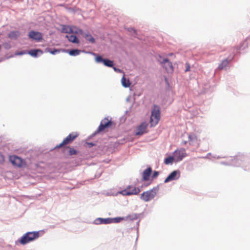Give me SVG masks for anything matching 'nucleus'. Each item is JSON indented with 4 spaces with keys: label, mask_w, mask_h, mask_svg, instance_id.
<instances>
[{
    "label": "nucleus",
    "mask_w": 250,
    "mask_h": 250,
    "mask_svg": "<svg viewBox=\"0 0 250 250\" xmlns=\"http://www.w3.org/2000/svg\"><path fill=\"white\" fill-rule=\"evenodd\" d=\"M72 32L71 33L75 34H82L83 31L82 30L79 29L77 27L75 26H71Z\"/></svg>",
    "instance_id": "obj_20"
},
{
    "label": "nucleus",
    "mask_w": 250,
    "mask_h": 250,
    "mask_svg": "<svg viewBox=\"0 0 250 250\" xmlns=\"http://www.w3.org/2000/svg\"><path fill=\"white\" fill-rule=\"evenodd\" d=\"M121 82L123 86L125 87H128L130 85V83L128 79H126L125 75L122 77Z\"/></svg>",
    "instance_id": "obj_18"
},
{
    "label": "nucleus",
    "mask_w": 250,
    "mask_h": 250,
    "mask_svg": "<svg viewBox=\"0 0 250 250\" xmlns=\"http://www.w3.org/2000/svg\"><path fill=\"white\" fill-rule=\"evenodd\" d=\"M113 69L117 72H121L122 71L120 69L117 68L115 67H113Z\"/></svg>",
    "instance_id": "obj_34"
},
{
    "label": "nucleus",
    "mask_w": 250,
    "mask_h": 250,
    "mask_svg": "<svg viewBox=\"0 0 250 250\" xmlns=\"http://www.w3.org/2000/svg\"><path fill=\"white\" fill-rule=\"evenodd\" d=\"M104 59H103V58L100 56H97L95 58V61L97 62H103V61Z\"/></svg>",
    "instance_id": "obj_30"
},
{
    "label": "nucleus",
    "mask_w": 250,
    "mask_h": 250,
    "mask_svg": "<svg viewBox=\"0 0 250 250\" xmlns=\"http://www.w3.org/2000/svg\"><path fill=\"white\" fill-rule=\"evenodd\" d=\"M104 65L108 67H112L113 65V62L108 59H104L103 61Z\"/></svg>",
    "instance_id": "obj_24"
},
{
    "label": "nucleus",
    "mask_w": 250,
    "mask_h": 250,
    "mask_svg": "<svg viewBox=\"0 0 250 250\" xmlns=\"http://www.w3.org/2000/svg\"><path fill=\"white\" fill-rule=\"evenodd\" d=\"M175 161V158L173 156H169L165 159L164 163L166 165L172 164Z\"/></svg>",
    "instance_id": "obj_21"
},
{
    "label": "nucleus",
    "mask_w": 250,
    "mask_h": 250,
    "mask_svg": "<svg viewBox=\"0 0 250 250\" xmlns=\"http://www.w3.org/2000/svg\"><path fill=\"white\" fill-rule=\"evenodd\" d=\"M158 189L153 188L150 190L144 192L141 194L140 198L145 202H148L152 200L156 195Z\"/></svg>",
    "instance_id": "obj_3"
},
{
    "label": "nucleus",
    "mask_w": 250,
    "mask_h": 250,
    "mask_svg": "<svg viewBox=\"0 0 250 250\" xmlns=\"http://www.w3.org/2000/svg\"><path fill=\"white\" fill-rule=\"evenodd\" d=\"M229 61L228 59H225L222 61L221 63L218 66V69L219 70H222L226 68L229 63Z\"/></svg>",
    "instance_id": "obj_17"
},
{
    "label": "nucleus",
    "mask_w": 250,
    "mask_h": 250,
    "mask_svg": "<svg viewBox=\"0 0 250 250\" xmlns=\"http://www.w3.org/2000/svg\"><path fill=\"white\" fill-rule=\"evenodd\" d=\"M29 38L37 42H40L42 39V35L37 31H31L28 33Z\"/></svg>",
    "instance_id": "obj_10"
},
{
    "label": "nucleus",
    "mask_w": 250,
    "mask_h": 250,
    "mask_svg": "<svg viewBox=\"0 0 250 250\" xmlns=\"http://www.w3.org/2000/svg\"><path fill=\"white\" fill-rule=\"evenodd\" d=\"M46 50L47 52H50L51 54H53V55L55 54L56 53L60 52V50L59 49H55L52 50L51 49L48 48L46 49Z\"/></svg>",
    "instance_id": "obj_28"
},
{
    "label": "nucleus",
    "mask_w": 250,
    "mask_h": 250,
    "mask_svg": "<svg viewBox=\"0 0 250 250\" xmlns=\"http://www.w3.org/2000/svg\"><path fill=\"white\" fill-rule=\"evenodd\" d=\"M15 35H16V34L14 32H12L10 33V34H9V37L10 38H14Z\"/></svg>",
    "instance_id": "obj_32"
},
{
    "label": "nucleus",
    "mask_w": 250,
    "mask_h": 250,
    "mask_svg": "<svg viewBox=\"0 0 250 250\" xmlns=\"http://www.w3.org/2000/svg\"><path fill=\"white\" fill-rule=\"evenodd\" d=\"M39 237V232L38 231L28 232L19 239L18 241L21 245H25L37 239Z\"/></svg>",
    "instance_id": "obj_1"
},
{
    "label": "nucleus",
    "mask_w": 250,
    "mask_h": 250,
    "mask_svg": "<svg viewBox=\"0 0 250 250\" xmlns=\"http://www.w3.org/2000/svg\"><path fill=\"white\" fill-rule=\"evenodd\" d=\"M95 222L96 224H107L112 223V218H105V219L98 218L95 220Z\"/></svg>",
    "instance_id": "obj_13"
},
{
    "label": "nucleus",
    "mask_w": 250,
    "mask_h": 250,
    "mask_svg": "<svg viewBox=\"0 0 250 250\" xmlns=\"http://www.w3.org/2000/svg\"><path fill=\"white\" fill-rule=\"evenodd\" d=\"M65 38L68 39L70 42L74 43H79V40L78 38L75 35H66Z\"/></svg>",
    "instance_id": "obj_16"
},
{
    "label": "nucleus",
    "mask_w": 250,
    "mask_h": 250,
    "mask_svg": "<svg viewBox=\"0 0 250 250\" xmlns=\"http://www.w3.org/2000/svg\"><path fill=\"white\" fill-rule=\"evenodd\" d=\"M38 52H40L41 53V54H42V52L41 50L40 49H33V50H30L29 52V54L33 56V57H37V55H38Z\"/></svg>",
    "instance_id": "obj_22"
},
{
    "label": "nucleus",
    "mask_w": 250,
    "mask_h": 250,
    "mask_svg": "<svg viewBox=\"0 0 250 250\" xmlns=\"http://www.w3.org/2000/svg\"><path fill=\"white\" fill-rule=\"evenodd\" d=\"M152 172L151 167H148L145 169L143 173V178L144 181H147L149 179V176Z\"/></svg>",
    "instance_id": "obj_14"
},
{
    "label": "nucleus",
    "mask_w": 250,
    "mask_h": 250,
    "mask_svg": "<svg viewBox=\"0 0 250 250\" xmlns=\"http://www.w3.org/2000/svg\"><path fill=\"white\" fill-rule=\"evenodd\" d=\"M189 69V66H188V67L186 69V71L187 72V71H188Z\"/></svg>",
    "instance_id": "obj_35"
},
{
    "label": "nucleus",
    "mask_w": 250,
    "mask_h": 250,
    "mask_svg": "<svg viewBox=\"0 0 250 250\" xmlns=\"http://www.w3.org/2000/svg\"><path fill=\"white\" fill-rule=\"evenodd\" d=\"M160 119V111L159 106L155 105L151 111L150 123L151 126H155Z\"/></svg>",
    "instance_id": "obj_2"
},
{
    "label": "nucleus",
    "mask_w": 250,
    "mask_h": 250,
    "mask_svg": "<svg viewBox=\"0 0 250 250\" xmlns=\"http://www.w3.org/2000/svg\"><path fill=\"white\" fill-rule=\"evenodd\" d=\"M180 175V173L179 171L174 170L172 171L165 180V183H167L170 181L178 179Z\"/></svg>",
    "instance_id": "obj_11"
},
{
    "label": "nucleus",
    "mask_w": 250,
    "mask_h": 250,
    "mask_svg": "<svg viewBox=\"0 0 250 250\" xmlns=\"http://www.w3.org/2000/svg\"><path fill=\"white\" fill-rule=\"evenodd\" d=\"M9 161L11 162V163L15 165H16V156L13 155L10 156L9 157Z\"/></svg>",
    "instance_id": "obj_29"
},
{
    "label": "nucleus",
    "mask_w": 250,
    "mask_h": 250,
    "mask_svg": "<svg viewBox=\"0 0 250 250\" xmlns=\"http://www.w3.org/2000/svg\"><path fill=\"white\" fill-rule=\"evenodd\" d=\"M173 156L175 158V162H177L182 161L187 156L185 149L181 148L176 149L173 153Z\"/></svg>",
    "instance_id": "obj_6"
},
{
    "label": "nucleus",
    "mask_w": 250,
    "mask_h": 250,
    "mask_svg": "<svg viewBox=\"0 0 250 250\" xmlns=\"http://www.w3.org/2000/svg\"><path fill=\"white\" fill-rule=\"evenodd\" d=\"M172 54H170L169 55L172 56Z\"/></svg>",
    "instance_id": "obj_36"
},
{
    "label": "nucleus",
    "mask_w": 250,
    "mask_h": 250,
    "mask_svg": "<svg viewBox=\"0 0 250 250\" xmlns=\"http://www.w3.org/2000/svg\"><path fill=\"white\" fill-rule=\"evenodd\" d=\"M148 125V124L146 122L142 123L136 128L135 135L140 136L146 133Z\"/></svg>",
    "instance_id": "obj_7"
},
{
    "label": "nucleus",
    "mask_w": 250,
    "mask_h": 250,
    "mask_svg": "<svg viewBox=\"0 0 250 250\" xmlns=\"http://www.w3.org/2000/svg\"><path fill=\"white\" fill-rule=\"evenodd\" d=\"M112 123L110 120H109L108 118H105L102 120L97 131L98 132L104 131L106 128L110 127L112 125Z\"/></svg>",
    "instance_id": "obj_8"
},
{
    "label": "nucleus",
    "mask_w": 250,
    "mask_h": 250,
    "mask_svg": "<svg viewBox=\"0 0 250 250\" xmlns=\"http://www.w3.org/2000/svg\"><path fill=\"white\" fill-rule=\"evenodd\" d=\"M124 220V217H116L112 218V223H119Z\"/></svg>",
    "instance_id": "obj_27"
},
{
    "label": "nucleus",
    "mask_w": 250,
    "mask_h": 250,
    "mask_svg": "<svg viewBox=\"0 0 250 250\" xmlns=\"http://www.w3.org/2000/svg\"><path fill=\"white\" fill-rule=\"evenodd\" d=\"M4 159L3 155L0 153V163L4 162Z\"/></svg>",
    "instance_id": "obj_33"
},
{
    "label": "nucleus",
    "mask_w": 250,
    "mask_h": 250,
    "mask_svg": "<svg viewBox=\"0 0 250 250\" xmlns=\"http://www.w3.org/2000/svg\"><path fill=\"white\" fill-rule=\"evenodd\" d=\"M86 39L92 43H94L95 42V39L92 37V36L90 34H86L85 36Z\"/></svg>",
    "instance_id": "obj_26"
},
{
    "label": "nucleus",
    "mask_w": 250,
    "mask_h": 250,
    "mask_svg": "<svg viewBox=\"0 0 250 250\" xmlns=\"http://www.w3.org/2000/svg\"><path fill=\"white\" fill-rule=\"evenodd\" d=\"M161 64H163L167 71H173V67L171 62L169 61L167 59H164L162 61L160 62Z\"/></svg>",
    "instance_id": "obj_12"
},
{
    "label": "nucleus",
    "mask_w": 250,
    "mask_h": 250,
    "mask_svg": "<svg viewBox=\"0 0 250 250\" xmlns=\"http://www.w3.org/2000/svg\"><path fill=\"white\" fill-rule=\"evenodd\" d=\"M141 191L139 188L133 186H128L125 189L121 190L119 193L124 196H130L137 195Z\"/></svg>",
    "instance_id": "obj_4"
},
{
    "label": "nucleus",
    "mask_w": 250,
    "mask_h": 250,
    "mask_svg": "<svg viewBox=\"0 0 250 250\" xmlns=\"http://www.w3.org/2000/svg\"><path fill=\"white\" fill-rule=\"evenodd\" d=\"M158 175H159V172L155 171L154 172L152 177H153V178H155L157 177L158 176Z\"/></svg>",
    "instance_id": "obj_31"
},
{
    "label": "nucleus",
    "mask_w": 250,
    "mask_h": 250,
    "mask_svg": "<svg viewBox=\"0 0 250 250\" xmlns=\"http://www.w3.org/2000/svg\"><path fill=\"white\" fill-rule=\"evenodd\" d=\"M67 52H68L69 54L71 56H77V55H78L81 51L80 50H78V49H72V50H71L70 51H67Z\"/></svg>",
    "instance_id": "obj_23"
},
{
    "label": "nucleus",
    "mask_w": 250,
    "mask_h": 250,
    "mask_svg": "<svg viewBox=\"0 0 250 250\" xmlns=\"http://www.w3.org/2000/svg\"><path fill=\"white\" fill-rule=\"evenodd\" d=\"M188 141H185L184 144L185 145L188 143L189 145L194 146L196 147L199 146V141L198 140L197 136L194 134H190L188 136Z\"/></svg>",
    "instance_id": "obj_9"
},
{
    "label": "nucleus",
    "mask_w": 250,
    "mask_h": 250,
    "mask_svg": "<svg viewBox=\"0 0 250 250\" xmlns=\"http://www.w3.org/2000/svg\"><path fill=\"white\" fill-rule=\"evenodd\" d=\"M65 148L69 149L68 154L69 155L71 156L77 154V151L74 148L68 146Z\"/></svg>",
    "instance_id": "obj_25"
},
{
    "label": "nucleus",
    "mask_w": 250,
    "mask_h": 250,
    "mask_svg": "<svg viewBox=\"0 0 250 250\" xmlns=\"http://www.w3.org/2000/svg\"><path fill=\"white\" fill-rule=\"evenodd\" d=\"M61 32L64 33L70 34L72 32L71 26L62 25Z\"/></svg>",
    "instance_id": "obj_15"
},
{
    "label": "nucleus",
    "mask_w": 250,
    "mask_h": 250,
    "mask_svg": "<svg viewBox=\"0 0 250 250\" xmlns=\"http://www.w3.org/2000/svg\"><path fill=\"white\" fill-rule=\"evenodd\" d=\"M26 166L24 161L22 160L20 157L17 156V167H23Z\"/></svg>",
    "instance_id": "obj_19"
},
{
    "label": "nucleus",
    "mask_w": 250,
    "mask_h": 250,
    "mask_svg": "<svg viewBox=\"0 0 250 250\" xmlns=\"http://www.w3.org/2000/svg\"><path fill=\"white\" fill-rule=\"evenodd\" d=\"M79 135L77 132H73L69 134L59 145L56 146V148H60L65 145L71 144Z\"/></svg>",
    "instance_id": "obj_5"
}]
</instances>
